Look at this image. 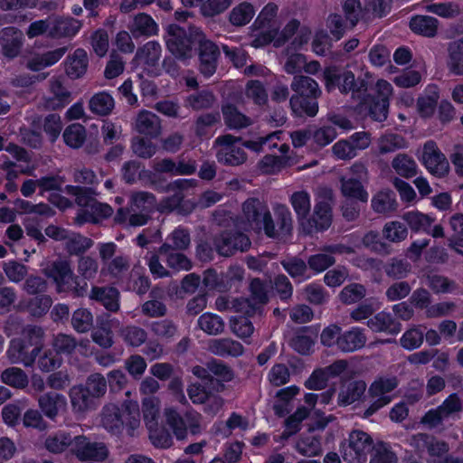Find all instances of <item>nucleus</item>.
I'll use <instances>...</instances> for the list:
<instances>
[{"mask_svg": "<svg viewBox=\"0 0 463 463\" xmlns=\"http://www.w3.org/2000/svg\"><path fill=\"white\" fill-rule=\"evenodd\" d=\"M237 227L257 233L264 232L269 238L277 235L276 225L268 205L257 197L248 198L242 203Z\"/></svg>", "mask_w": 463, "mask_h": 463, "instance_id": "f257e3e1", "label": "nucleus"}, {"mask_svg": "<svg viewBox=\"0 0 463 463\" xmlns=\"http://www.w3.org/2000/svg\"><path fill=\"white\" fill-rule=\"evenodd\" d=\"M325 88L327 92H332L336 88L343 94H352L353 99H359L367 92V81L362 78L355 79L354 74L349 70H342L338 67H327L323 72Z\"/></svg>", "mask_w": 463, "mask_h": 463, "instance_id": "f03ea898", "label": "nucleus"}, {"mask_svg": "<svg viewBox=\"0 0 463 463\" xmlns=\"http://www.w3.org/2000/svg\"><path fill=\"white\" fill-rule=\"evenodd\" d=\"M102 263L101 273L113 279H121L129 270L131 260L128 254L120 253L115 242H104L98 246Z\"/></svg>", "mask_w": 463, "mask_h": 463, "instance_id": "7ed1b4c3", "label": "nucleus"}, {"mask_svg": "<svg viewBox=\"0 0 463 463\" xmlns=\"http://www.w3.org/2000/svg\"><path fill=\"white\" fill-rule=\"evenodd\" d=\"M318 197L319 200L315 204L313 214L307 217L306 221L302 222L303 229L307 233L326 230L332 223V190L326 187L320 188Z\"/></svg>", "mask_w": 463, "mask_h": 463, "instance_id": "20e7f679", "label": "nucleus"}, {"mask_svg": "<svg viewBox=\"0 0 463 463\" xmlns=\"http://www.w3.org/2000/svg\"><path fill=\"white\" fill-rule=\"evenodd\" d=\"M375 447L368 433L354 430L349 433L348 439L342 442L341 453L344 460L348 463H364L367 455Z\"/></svg>", "mask_w": 463, "mask_h": 463, "instance_id": "39448f33", "label": "nucleus"}, {"mask_svg": "<svg viewBox=\"0 0 463 463\" xmlns=\"http://www.w3.org/2000/svg\"><path fill=\"white\" fill-rule=\"evenodd\" d=\"M194 30H201L195 26H189L188 32L176 24H170L167 27L165 43L167 50L176 58L186 60L192 57L193 45L197 44L194 39Z\"/></svg>", "mask_w": 463, "mask_h": 463, "instance_id": "423d86ee", "label": "nucleus"}, {"mask_svg": "<svg viewBox=\"0 0 463 463\" xmlns=\"http://www.w3.org/2000/svg\"><path fill=\"white\" fill-rule=\"evenodd\" d=\"M192 373L197 378L207 381V383L214 386L217 392L224 390L223 382L228 383L234 378L233 370L224 362L217 359H211L205 363L204 366H194Z\"/></svg>", "mask_w": 463, "mask_h": 463, "instance_id": "0eeeda50", "label": "nucleus"}, {"mask_svg": "<svg viewBox=\"0 0 463 463\" xmlns=\"http://www.w3.org/2000/svg\"><path fill=\"white\" fill-rule=\"evenodd\" d=\"M377 95L366 96L359 99L361 109L375 121L383 122L387 118L389 109V97L392 94V85L386 80H380L376 84Z\"/></svg>", "mask_w": 463, "mask_h": 463, "instance_id": "6e6552de", "label": "nucleus"}, {"mask_svg": "<svg viewBox=\"0 0 463 463\" xmlns=\"http://www.w3.org/2000/svg\"><path fill=\"white\" fill-rule=\"evenodd\" d=\"M396 376H380L370 385L368 394L372 399L370 406L364 411V416L368 418L392 402L390 394L397 386Z\"/></svg>", "mask_w": 463, "mask_h": 463, "instance_id": "1a4fd4ad", "label": "nucleus"}, {"mask_svg": "<svg viewBox=\"0 0 463 463\" xmlns=\"http://www.w3.org/2000/svg\"><path fill=\"white\" fill-rule=\"evenodd\" d=\"M165 414L166 423L177 439H186L188 430L194 435L201 432L202 416L200 413L188 411L182 416L174 409H166Z\"/></svg>", "mask_w": 463, "mask_h": 463, "instance_id": "9d476101", "label": "nucleus"}, {"mask_svg": "<svg viewBox=\"0 0 463 463\" xmlns=\"http://www.w3.org/2000/svg\"><path fill=\"white\" fill-rule=\"evenodd\" d=\"M194 39L198 45L199 71L205 77L213 76L217 69L220 57L219 47L211 40L206 39L202 30H194Z\"/></svg>", "mask_w": 463, "mask_h": 463, "instance_id": "9b49d317", "label": "nucleus"}, {"mask_svg": "<svg viewBox=\"0 0 463 463\" xmlns=\"http://www.w3.org/2000/svg\"><path fill=\"white\" fill-rule=\"evenodd\" d=\"M241 140V137L231 134L218 137L214 141V146L219 147L216 152L218 162L232 166L242 165L247 159V155L243 148L236 145Z\"/></svg>", "mask_w": 463, "mask_h": 463, "instance_id": "f8f14e48", "label": "nucleus"}, {"mask_svg": "<svg viewBox=\"0 0 463 463\" xmlns=\"http://www.w3.org/2000/svg\"><path fill=\"white\" fill-rule=\"evenodd\" d=\"M250 296L241 298V301H236L239 310H244V315L252 317L256 314L261 315L264 306L269 301L268 286L260 279H251L250 286Z\"/></svg>", "mask_w": 463, "mask_h": 463, "instance_id": "ddd939ff", "label": "nucleus"}, {"mask_svg": "<svg viewBox=\"0 0 463 463\" xmlns=\"http://www.w3.org/2000/svg\"><path fill=\"white\" fill-rule=\"evenodd\" d=\"M421 161L428 171L437 177H443L449 171V161L434 141H428L424 144Z\"/></svg>", "mask_w": 463, "mask_h": 463, "instance_id": "4468645a", "label": "nucleus"}, {"mask_svg": "<svg viewBox=\"0 0 463 463\" xmlns=\"http://www.w3.org/2000/svg\"><path fill=\"white\" fill-rule=\"evenodd\" d=\"M41 349L40 345L33 346L20 338H14L10 342L6 355L11 364L30 367L33 365Z\"/></svg>", "mask_w": 463, "mask_h": 463, "instance_id": "2eb2a0df", "label": "nucleus"}, {"mask_svg": "<svg viewBox=\"0 0 463 463\" xmlns=\"http://www.w3.org/2000/svg\"><path fill=\"white\" fill-rule=\"evenodd\" d=\"M72 452L80 460H105L109 455L107 446L102 442H92L83 435L75 436Z\"/></svg>", "mask_w": 463, "mask_h": 463, "instance_id": "dca6fc26", "label": "nucleus"}, {"mask_svg": "<svg viewBox=\"0 0 463 463\" xmlns=\"http://www.w3.org/2000/svg\"><path fill=\"white\" fill-rule=\"evenodd\" d=\"M43 274L52 279L56 283L58 291L65 290V286L73 276L71 262L65 259H58L49 262L43 269Z\"/></svg>", "mask_w": 463, "mask_h": 463, "instance_id": "f3484780", "label": "nucleus"}, {"mask_svg": "<svg viewBox=\"0 0 463 463\" xmlns=\"http://www.w3.org/2000/svg\"><path fill=\"white\" fill-rule=\"evenodd\" d=\"M134 128L141 135L156 138L162 133L161 118L156 114L143 109L135 118Z\"/></svg>", "mask_w": 463, "mask_h": 463, "instance_id": "a211bd4d", "label": "nucleus"}, {"mask_svg": "<svg viewBox=\"0 0 463 463\" xmlns=\"http://www.w3.org/2000/svg\"><path fill=\"white\" fill-rule=\"evenodd\" d=\"M24 44L23 32L10 26L0 31V45L5 56L14 58L18 56Z\"/></svg>", "mask_w": 463, "mask_h": 463, "instance_id": "6ab92c4d", "label": "nucleus"}, {"mask_svg": "<svg viewBox=\"0 0 463 463\" xmlns=\"http://www.w3.org/2000/svg\"><path fill=\"white\" fill-rule=\"evenodd\" d=\"M119 297L118 289L112 286H93L89 294L90 299L101 304L110 312L119 310Z\"/></svg>", "mask_w": 463, "mask_h": 463, "instance_id": "aec40b11", "label": "nucleus"}, {"mask_svg": "<svg viewBox=\"0 0 463 463\" xmlns=\"http://www.w3.org/2000/svg\"><path fill=\"white\" fill-rule=\"evenodd\" d=\"M50 91L52 96L44 98L43 101L46 109H60L71 102V91L67 90L60 78H53L50 80Z\"/></svg>", "mask_w": 463, "mask_h": 463, "instance_id": "412c9836", "label": "nucleus"}, {"mask_svg": "<svg viewBox=\"0 0 463 463\" xmlns=\"http://www.w3.org/2000/svg\"><path fill=\"white\" fill-rule=\"evenodd\" d=\"M445 62L451 75L463 76V36L448 43Z\"/></svg>", "mask_w": 463, "mask_h": 463, "instance_id": "4be33fe9", "label": "nucleus"}, {"mask_svg": "<svg viewBox=\"0 0 463 463\" xmlns=\"http://www.w3.org/2000/svg\"><path fill=\"white\" fill-rule=\"evenodd\" d=\"M50 37L61 39L74 36L80 29L81 23L72 17H51Z\"/></svg>", "mask_w": 463, "mask_h": 463, "instance_id": "5701e85b", "label": "nucleus"}, {"mask_svg": "<svg viewBox=\"0 0 463 463\" xmlns=\"http://www.w3.org/2000/svg\"><path fill=\"white\" fill-rule=\"evenodd\" d=\"M208 351L214 355L238 357L244 353L243 345L232 338H213L208 343Z\"/></svg>", "mask_w": 463, "mask_h": 463, "instance_id": "b1692460", "label": "nucleus"}, {"mask_svg": "<svg viewBox=\"0 0 463 463\" xmlns=\"http://www.w3.org/2000/svg\"><path fill=\"white\" fill-rule=\"evenodd\" d=\"M412 444L418 449H426L430 457L442 458L449 450V444L443 440H438L426 433H418L412 437Z\"/></svg>", "mask_w": 463, "mask_h": 463, "instance_id": "393cba45", "label": "nucleus"}, {"mask_svg": "<svg viewBox=\"0 0 463 463\" xmlns=\"http://www.w3.org/2000/svg\"><path fill=\"white\" fill-rule=\"evenodd\" d=\"M100 423L109 432L120 434L124 429L122 411L114 403L105 405L100 413Z\"/></svg>", "mask_w": 463, "mask_h": 463, "instance_id": "a878e982", "label": "nucleus"}, {"mask_svg": "<svg viewBox=\"0 0 463 463\" xmlns=\"http://www.w3.org/2000/svg\"><path fill=\"white\" fill-rule=\"evenodd\" d=\"M367 341L363 329L352 327L341 333L337 342V348L344 353H353L362 349Z\"/></svg>", "mask_w": 463, "mask_h": 463, "instance_id": "bb28decb", "label": "nucleus"}, {"mask_svg": "<svg viewBox=\"0 0 463 463\" xmlns=\"http://www.w3.org/2000/svg\"><path fill=\"white\" fill-rule=\"evenodd\" d=\"M181 250H171L169 242H164L158 248V254L165 257V262L168 268L175 271H188L193 268L191 260L180 252Z\"/></svg>", "mask_w": 463, "mask_h": 463, "instance_id": "cd10ccee", "label": "nucleus"}, {"mask_svg": "<svg viewBox=\"0 0 463 463\" xmlns=\"http://www.w3.org/2000/svg\"><path fill=\"white\" fill-rule=\"evenodd\" d=\"M128 30L134 38L150 37L157 34L158 25L149 14L139 13L133 17Z\"/></svg>", "mask_w": 463, "mask_h": 463, "instance_id": "c85d7f7f", "label": "nucleus"}, {"mask_svg": "<svg viewBox=\"0 0 463 463\" xmlns=\"http://www.w3.org/2000/svg\"><path fill=\"white\" fill-rule=\"evenodd\" d=\"M69 396L72 410L76 413H84L96 406V399L86 390L83 384L70 389Z\"/></svg>", "mask_w": 463, "mask_h": 463, "instance_id": "c756f323", "label": "nucleus"}, {"mask_svg": "<svg viewBox=\"0 0 463 463\" xmlns=\"http://www.w3.org/2000/svg\"><path fill=\"white\" fill-rule=\"evenodd\" d=\"M292 96L306 98L321 97L322 90L316 80L306 75H295L290 83Z\"/></svg>", "mask_w": 463, "mask_h": 463, "instance_id": "7c9ffc66", "label": "nucleus"}, {"mask_svg": "<svg viewBox=\"0 0 463 463\" xmlns=\"http://www.w3.org/2000/svg\"><path fill=\"white\" fill-rule=\"evenodd\" d=\"M161 52V45L156 41H149L137 50L135 60L150 71L158 65Z\"/></svg>", "mask_w": 463, "mask_h": 463, "instance_id": "2f4dec72", "label": "nucleus"}, {"mask_svg": "<svg viewBox=\"0 0 463 463\" xmlns=\"http://www.w3.org/2000/svg\"><path fill=\"white\" fill-rule=\"evenodd\" d=\"M52 305V299L48 295H36L27 300H22L15 307L19 311L28 312L31 316L41 317L44 316Z\"/></svg>", "mask_w": 463, "mask_h": 463, "instance_id": "473e14b6", "label": "nucleus"}, {"mask_svg": "<svg viewBox=\"0 0 463 463\" xmlns=\"http://www.w3.org/2000/svg\"><path fill=\"white\" fill-rule=\"evenodd\" d=\"M221 109L224 124L230 129H242L252 124L251 118L232 103L222 104Z\"/></svg>", "mask_w": 463, "mask_h": 463, "instance_id": "72a5a7b5", "label": "nucleus"}, {"mask_svg": "<svg viewBox=\"0 0 463 463\" xmlns=\"http://www.w3.org/2000/svg\"><path fill=\"white\" fill-rule=\"evenodd\" d=\"M320 97H299L290 96L289 107L292 113L298 118L309 117L313 118L318 113V99Z\"/></svg>", "mask_w": 463, "mask_h": 463, "instance_id": "f704fd0d", "label": "nucleus"}, {"mask_svg": "<svg viewBox=\"0 0 463 463\" xmlns=\"http://www.w3.org/2000/svg\"><path fill=\"white\" fill-rule=\"evenodd\" d=\"M367 326L373 332H386L391 335L398 334L402 325L390 313L381 311L367 321Z\"/></svg>", "mask_w": 463, "mask_h": 463, "instance_id": "c9c22d12", "label": "nucleus"}, {"mask_svg": "<svg viewBox=\"0 0 463 463\" xmlns=\"http://www.w3.org/2000/svg\"><path fill=\"white\" fill-rule=\"evenodd\" d=\"M88 64L87 52L83 49L79 48L67 57L65 62L66 74L71 79H79L86 73Z\"/></svg>", "mask_w": 463, "mask_h": 463, "instance_id": "e433bc0d", "label": "nucleus"}, {"mask_svg": "<svg viewBox=\"0 0 463 463\" xmlns=\"http://www.w3.org/2000/svg\"><path fill=\"white\" fill-rule=\"evenodd\" d=\"M439 23L430 15H415L410 21L411 30L419 35L433 38L437 35Z\"/></svg>", "mask_w": 463, "mask_h": 463, "instance_id": "4c0bfd02", "label": "nucleus"}, {"mask_svg": "<svg viewBox=\"0 0 463 463\" xmlns=\"http://www.w3.org/2000/svg\"><path fill=\"white\" fill-rule=\"evenodd\" d=\"M66 404V400L62 394L49 392L38 398V405L44 415L54 420L59 412V408Z\"/></svg>", "mask_w": 463, "mask_h": 463, "instance_id": "58836bf2", "label": "nucleus"}, {"mask_svg": "<svg viewBox=\"0 0 463 463\" xmlns=\"http://www.w3.org/2000/svg\"><path fill=\"white\" fill-rule=\"evenodd\" d=\"M156 196L149 192L135 191L129 195V203L127 207L131 212H145L151 213L156 206Z\"/></svg>", "mask_w": 463, "mask_h": 463, "instance_id": "ea45409f", "label": "nucleus"}, {"mask_svg": "<svg viewBox=\"0 0 463 463\" xmlns=\"http://www.w3.org/2000/svg\"><path fill=\"white\" fill-rule=\"evenodd\" d=\"M363 182L354 177L341 176L340 190L342 194L347 198H354L363 203L368 201V193L363 186Z\"/></svg>", "mask_w": 463, "mask_h": 463, "instance_id": "a19ab883", "label": "nucleus"}, {"mask_svg": "<svg viewBox=\"0 0 463 463\" xmlns=\"http://www.w3.org/2000/svg\"><path fill=\"white\" fill-rule=\"evenodd\" d=\"M365 390L366 383L364 381L350 382L341 388L338 393V403L345 406L352 404L364 396Z\"/></svg>", "mask_w": 463, "mask_h": 463, "instance_id": "79ce46f5", "label": "nucleus"}, {"mask_svg": "<svg viewBox=\"0 0 463 463\" xmlns=\"http://www.w3.org/2000/svg\"><path fill=\"white\" fill-rule=\"evenodd\" d=\"M115 108L113 97L106 92L100 91L94 94L89 100L90 110L97 116H108Z\"/></svg>", "mask_w": 463, "mask_h": 463, "instance_id": "37998d69", "label": "nucleus"}, {"mask_svg": "<svg viewBox=\"0 0 463 463\" xmlns=\"http://www.w3.org/2000/svg\"><path fill=\"white\" fill-rule=\"evenodd\" d=\"M289 202L298 221L305 222L311 210L310 194L306 190L296 191L290 195Z\"/></svg>", "mask_w": 463, "mask_h": 463, "instance_id": "c03bdc74", "label": "nucleus"}, {"mask_svg": "<svg viewBox=\"0 0 463 463\" xmlns=\"http://www.w3.org/2000/svg\"><path fill=\"white\" fill-rule=\"evenodd\" d=\"M408 146V142L400 134L386 133L382 135L377 140V151L379 155L393 153L399 149Z\"/></svg>", "mask_w": 463, "mask_h": 463, "instance_id": "a18cd8bd", "label": "nucleus"}, {"mask_svg": "<svg viewBox=\"0 0 463 463\" xmlns=\"http://www.w3.org/2000/svg\"><path fill=\"white\" fill-rule=\"evenodd\" d=\"M150 219L151 216L148 213L131 212L128 208H119L114 217L115 222L131 227L143 226Z\"/></svg>", "mask_w": 463, "mask_h": 463, "instance_id": "49530a36", "label": "nucleus"}, {"mask_svg": "<svg viewBox=\"0 0 463 463\" xmlns=\"http://www.w3.org/2000/svg\"><path fill=\"white\" fill-rule=\"evenodd\" d=\"M121 411L124 420V427L126 426L129 436H134L135 431L140 426L139 406L137 402L129 401L123 404Z\"/></svg>", "mask_w": 463, "mask_h": 463, "instance_id": "de8ad7c7", "label": "nucleus"}, {"mask_svg": "<svg viewBox=\"0 0 463 463\" xmlns=\"http://www.w3.org/2000/svg\"><path fill=\"white\" fill-rule=\"evenodd\" d=\"M255 15L254 6L249 2H242L229 13L230 23L237 27L248 24Z\"/></svg>", "mask_w": 463, "mask_h": 463, "instance_id": "09e8293b", "label": "nucleus"}, {"mask_svg": "<svg viewBox=\"0 0 463 463\" xmlns=\"http://www.w3.org/2000/svg\"><path fill=\"white\" fill-rule=\"evenodd\" d=\"M198 327L209 335H218L224 332L225 323L218 315L204 313L197 320Z\"/></svg>", "mask_w": 463, "mask_h": 463, "instance_id": "8fccbe9b", "label": "nucleus"}, {"mask_svg": "<svg viewBox=\"0 0 463 463\" xmlns=\"http://www.w3.org/2000/svg\"><path fill=\"white\" fill-rule=\"evenodd\" d=\"M216 100V96L213 91L203 90L189 95L185 99V103L194 110H203L212 109Z\"/></svg>", "mask_w": 463, "mask_h": 463, "instance_id": "3c124183", "label": "nucleus"}, {"mask_svg": "<svg viewBox=\"0 0 463 463\" xmlns=\"http://www.w3.org/2000/svg\"><path fill=\"white\" fill-rule=\"evenodd\" d=\"M52 346L58 355H71L78 347V340L72 335L58 333L52 337Z\"/></svg>", "mask_w": 463, "mask_h": 463, "instance_id": "603ef678", "label": "nucleus"}, {"mask_svg": "<svg viewBox=\"0 0 463 463\" xmlns=\"http://www.w3.org/2000/svg\"><path fill=\"white\" fill-rule=\"evenodd\" d=\"M94 318L88 308L80 307L73 311L71 325L79 334H85L93 327Z\"/></svg>", "mask_w": 463, "mask_h": 463, "instance_id": "864d4df0", "label": "nucleus"}, {"mask_svg": "<svg viewBox=\"0 0 463 463\" xmlns=\"http://www.w3.org/2000/svg\"><path fill=\"white\" fill-rule=\"evenodd\" d=\"M392 167L397 175L411 178L417 175V164L407 154H398L392 161Z\"/></svg>", "mask_w": 463, "mask_h": 463, "instance_id": "5fc2aeb1", "label": "nucleus"}, {"mask_svg": "<svg viewBox=\"0 0 463 463\" xmlns=\"http://www.w3.org/2000/svg\"><path fill=\"white\" fill-rule=\"evenodd\" d=\"M203 383H191L187 387V394L189 399L194 404H203L209 401L215 387L207 383V381Z\"/></svg>", "mask_w": 463, "mask_h": 463, "instance_id": "6e6d98bb", "label": "nucleus"}, {"mask_svg": "<svg viewBox=\"0 0 463 463\" xmlns=\"http://www.w3.org/2000/svg\"><path fill=\"white\" fill-rule=\"evenodd\" d=\"M75 437H71L66 432H57L49 436L44 442L45 448L52 453H61L66 449L71 448L73 449V442Z\"/></svg>", "mask_w": 463, "mask_h": 463, "instance_id": "4d7b16f0", "label": "nucleus"}, {"mask_svg": "<svg viewBox=\"0 0 463 463\" xmlns=\"http://www.w3.org/2000/svg\"><path fill=\"white\" fill-rule=\"evenodd\" d=\"M65 250L70 255H81L93 246L90 238L80 233H73L65 238Z\"/></svg>", "mask_w": 463, "mask_h": 463, "instance_id": "13d9d810", "label": "nucleus"}, {"mask_svg": "<svg viewBox=\"0 0 463 463\" xmlns=\"http://www.w3.org/2000/svg\"><path fill=\"white\" fill-rule=\"evenodd\" d=\"M4 383L16 389H24L28 385L29 380L24 370L18 367H9L1 373Z\"/></svg>", "mask_w": 463, "mask_h": 463, "instance_id": "bf43d9fd", "label": "nucleus"}, {"mask_svg": "<svg viewBox=\"0 0 463 463\" xmlns=\"http://www.w3.org/2000/svg\"><path fill=\"white\" fill-rule=\"evenodd\" d=\"M396 206L394 194L391 191L379 192L372 199V207L379 213L392 212L396 209Z\"/></svg>", "mask_w": 463, "mask_h": 463, "instance_id": "052dcab7", "label": "nucleus"}, {"mask_svg": "<svg viewBox=\"0 0 463 463\" xmlns=\"http://www.w3.org/2000/svg\"><path fill=\"white\" fill-rule=\"evenodd\" d=\"M62 137L66 145L79 148L86 140V129L80 124H71L65 128Z\"/></svg>", "mask_w": 463, "mask_h": 463, "instance_id": "680f3d73", "label": "nucleus"}, {"mask_svg": "<svg viewBox=\"0 0 463 463\" xmlns=\"http://www.w3.org/2000/svg\"><path fill=\"white\" fill-rule=\"evenodd\" d=\"M426 280L428 287L436 294L449 293L457 288L456 282L445 276L429 274Z\"/></svg>", "mask_w": 463, "mask_h": 463, "instance_id": "e2e57ef3", "label": "nucleus"}, {"mask_svg": "<svg viewBox=\"0 0 463 463\" xmlns=\"http://www.w3.org/2000/svg\"><path fill=\"white\" fill-rule=\"evenodd\" d=\"M411 266L405 260L398 258L391 259L384 266L385 274L393 279H405L411 272Z\"/></svg>", "mask_w": 463, "mask_h": 463, "instance_id": "0e129e2a", "label": "nucleus"}, {"mask_svg": "<svg viewBox=\"0 0 463 463\" xmlns=\"http://www.w3.org/2000/svg\"><path fill=\"white\" fill-rule=\"evenodd\" d=\"M402 219L414 232H427L433 222V219L431 217L416 211L405 213L402 215Z\"/></svg>", "mask_w": 463, "mask_h": 463, "instance_id": "69168bd1", "label": "nucleus"}, {"mask_svg": "<svg viewBox=\"0 0 463 463\" xmlns=\"http://www.w3.org/2000/svg\"><path fill=\"white\" fill-rule=\"evenodd\" d=\"M83 386L96 399L103 397L107 392V380L99 373L90 374Z\"/></svg>", "mask_w": 463, "mask_h": 463, "instance_id": "338daca9", "label": "nucleus"}, {"mask_svg": "<svg viewBox=\"0 0 463 463\" xmlns=\"http://www.w3.org/2000/svg\"><path fill=\"white\" fill-rule=\"evenodd\" d=\"M124 341L131 346H140L147 339V333L142 327L137 326H127L120 331Z\"/></svg>", "mask_w": 463, "mask_h": 463, "instance_id": "774afa93", "label": "nucleus"}]
</instances>
